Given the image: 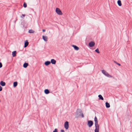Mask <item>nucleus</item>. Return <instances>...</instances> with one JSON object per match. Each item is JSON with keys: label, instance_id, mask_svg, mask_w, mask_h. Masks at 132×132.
Instances as JSON below:
<instances>
[{"label": "nucleus", "instance_id": "1", "mask_svg": "<svg viewBox=\"0 0 132 132\" xmlns=\"http://www.w3.org/2000/svg\"><path fill=\"white\" fill-rule=\"evenodd\" d=\"M76 116L77 117L81 116L82 117H84V115L82 113L81 110L80 109H78L76 112Z\"/></svg>", "mask_w": 132, "mask_h": 132}, {"label": "nucleus", "instance_id": "2", "mask_svg": "<svg viewBox=\"0 0 132 132\" xmlns=\"http://www.w3.org/2000/svg\"><path fill=\"white\" fill-rule=\"evenodd\" d=\"M102 72L105 76L109 78H112V76L110 75L109 73L106 71L104 70H102Z\"/></svg>", "mask_w": 132, "mask_h": 132}, {"label": "nucleus", "instance_id": "3", "mask_svg": "<svg viewBox=\"0 0 132 132\" xmlns=\"http://www.w3.org/2000/svg\"><path fill=\"white\" fill-rule=\"evenodd\" d=\"M55 11L57 14L59 15H62V12L60 10L59 8H57L56 9Z\"/></svg>", "mask_w": 132, "mask_h": 132}, {"label": "nucleus", "instance_id": "4", "mask_svg": "<svg viewBox=\"0 0 132 132\" xmlns=\"http://www.w3.org/2000/svg\"><path fill=\"white\" fill-rule=\"evenodd\" d=\"M64 127L66 129H68L69 127V122L68 121H66L64 124Z\"/></svg>", "mask_w": 132, "mask_h": 132}, {"label": "nucleus", "instance_id": "5", "mask_svg": "<svg viewBox=\"0 0 132 132\" xmlns=\"http://www.w3.org/2000/svg\"><path fill=\"white\" fill-rule=\"evenodd\" d=\"M95 132H99V126L95 125Z\"/></svg>", "mask_w": 132, "mask_h": 132}, {"label": "nucleus", "instance_id": "6", "mask_svg": "<svg viewBox=\"0 0 132 132\" xmlns=\"http://www.w3.org/2000/svg\"><path fill=\"white\" fill-rule=\"evenodd\" d=\"M93 122L92 121H88V126L90 127L92 126L93 125Z\"/></svg>", "mask_w": 132, "mask_h": 132}, {"label": "nucleus", "instance_id": "7", "mask_svg": "<svg viewBox=\"0 0 132 132\" xmlns=\"http://www.w3.org/2000/svg\"><path fill=\"white\" fill-rule=\"evenodd\" d=\"M95 45V43L93 41L90 42L89 44V45L90 47H92Z\"/></svg>", "mask_w": 132, "mask_h": 132}, {"label": "nucleus", "instance_id": "8", "mask_svg": "<svg viewBox=\"0 0 132 132\" xmlns=\"http://www.w3.org/2000/svg\"><path fill=\"white\" fill-rule=\"evenodd\" d=\"M94 121H95V125H98V124L97 119L96 116H95L94 118Z\"/></svg>", "mask_w": 132, "mask_h": 132}, {"label": "nucleus", "instance_id": "9", "mask_svg": "<svg viewBox=\"0 0 132 132\" xmlns=\"http://www.w3.org/2000/svg\"><path fill=\"white\" fill-rule=\"evenodd\" d=\"M16 51H14L12 53V54L13 57L15 56L16 55Z\"/></svg>", "mask_w": 132, "mask_h": 132}, {"label": "nucleus", "instance_id": "10", "mask_svg": "<svg viewBox=\"0 0 132 132\" xmlns=\"http://www.w3.org/2000/svg\"><path fill=\"white\" fill-rule=\"evenodd\" d=\"M72 46L74 48L75 50H78L79 49V48L76 45H73Z\"/></svg>", "mask_w": 132, "mask_h": 132}, {"label": "nucleus", "instance_id": "11", "mask_svg": "<svg viewBox=\"0 0 132 132\" xmlns=\"http://www.w3.org/2000/svg\"><path fill=\"white\" fill-rule=\"evenodd\" d=\"M42 38L46 42L47 41V37L46 36H43Z\"/></svg>", "mask_w": 132, "mask_h": 132}, {"label": "nucleus", "instance_id": "12", "mask_svg": "<svg viewBox=\"0 0 132 132\" xmlns=\"http://www.w3.org/2000/svg\"><path fill=\"white\" fill-rule=\"evenodd\" d=\"M0 85L2 86H5V83L3 81H1L0 83Z\"/></svg>", "mask_w": 132, "mask_h": 132}, {"label": "nucleus", "instance_id": "13", "mask_svg": "<svg viewBox=\"0 0 132 132\" xmlns=\"http://www.w3.org/2000/svg\"><path fill=\"white\" fill-rule=\"evenodd\" d=\"M51 62L53 64H55L56 62V61L54 59H52L51 60Z\"/></svg>", "mask_w": 132, "mask_h": 132}, {"label": "nucleus", "instance_id": "14", "mask_svg": "<svg viewBox=\"0 0 132 132\" xmlns=\"http://www.w3.org/2000/svg\"><path fill=\"white\" fill-rule=\"evenodd\" d=\"M29 44L28 42L27 41H25L24 45V47H27L28 45Z\"/></svg>", "mask_w": 132, "mask_h": 132}, {"label": "nucleus", "instance_id": "15", "mask_svg": "<svg viewBox=\"0 0 132 132\" xmlns=\"http://www.w3.org/2000/svg\"><path fill=\"white\" fill-rule=\"evenodd\" d=\"M51 62L49 61H47L45 62V64L47 66L50 64Z\"/></svg>", "mask_w": 132, "mask_h": 132}, {"label": "nucleus", "instance_id": "16", "mask_svg": "<svg viewBox=\"0 0 132 132\" xmlns=\"http://www.w3.org/2000/svg\"><path fill=\"white\" fill-rule=\"evenodd\" d=\"M105 105L106 108H109L110 107V104L107 102L105 103Z\"/></svg>", "mask_w": 132, "mask_h": 132}, {"label": "nucleus", "instance_id": "17", "mask_svg": "<svg viewBox=\"0 0 132 132\" xmlns=\"http://www.w3.org/2000/svg\"><path fill=\"white\" fill-rule=\"evenodd\" d=\"M117 3L118 4V5L119 6H121V2L120 0H118L117 1Z\"/></svg>", "mask_w": 132, "mask_h": 132}, {"label": "nucleus", "instance_id": "18", "mask_svg": "<svg viewBox=\"0 0 132 132\" xmlns=\"http://www.w3.org/2000/svg\"><path fill=\"white\" fill-rule=\"evenodd\" d=\"M44 92L46 94H48L50 92L48 89H45L44 90Z\"/></svg>", "mask_w": 132, "mask_h": 132}, {"label": "nucleus", "instance_id": "19", "mask_svg": "<svg viewBox=\"0 0 132 132\" xmlns=\"http://www.w3.org/2000/svg\"><path fill=\"white\" fill-rule=\"evenodd\" d=\"M28 32L30 33H33L35 31L32 29H30L29 30Z\"/></svg>", "mask_w": 132, "mask_h": 132}, {"label": "nucleus", "instance_id": "20", "mask_svg": "<svg viewBox=\"0 0 132 132\" xmlns=\"http://www.w3.org/2000/svg\"><path fill=\"white\" fill-rule=\"evenodd\" d=\"M28 64L27 63H25L23 65V67L24 68H26L28 66Z\"/></svg>", "mask_w": 132, "mask_h": 132}, {"label": "nucleus", "instance_id": "21", "mask_svg": "<svg viewBox=\"0 0 132 132\" xmlns=\"http://www.w3.org/2000/svg\"><path fill=\"white\" fill-rule=\"evenodd\" d=\"M98 97H99V99H101L102 100H103L104 99L102 96L101 95H99L98 96Z\"/></svg>", "mask_w": 132, "mask_h": 132}, {"label": "nucleus", "instance_id": "22", "mask_svg": "<svg viewBox=\"0 0 132 132\" xmlns=\"http://www.w3.org/2000/svg\"><path fill=\"white\" fill-rule=\"evenodd\" d=\"M18 84V83L17 82H15L13 83V86L14 87H16Z\"/></svg>", "mask_w": 132, "mask_h": 132}, {"label": "nucleus", "instance_id": "23", "mask_svg": "<svg viewBox=\"0 0 132 132\" xmlns=\"http://www.w3.org/2000/svg\"><path fill=\"white\" fill-rule=\"evenodd\" d=\"M23 6L25 8H26V7H27V4L25 2H24V4H23Z\"/></svg>", "mask_w": 132, "mask_h": 132}, {"label": "nucleus", "instance_id": "24", "mask_svg": "<svg viewBox=\"0 0 132 132\" xmlns=\"http://www.w3.org/2000/svg\"><path fill=\"white\" fill-rule=\"evenodd\" d=\"M95 51L98 53H99L100 52L98 48H97V49H96L95 50Z\"/></svg>", "mask_w": 132, "mask_h": 132}, {"label": "nucleus", "instance_id": "25", "mask_svg": "<svg viewBox=\"0 0 132 132\" xmlns=\"http://www.w3.org/2000/svg\"><path fill=\"white\" fill-rule=\"evenodd\" d=\"M114 62L116 63L117 65H119V66H121V64H120V63H117V62H116V61H114Z\"/></svg>", "mask_w": 132, "mask_h": 132}, {"label": "nucleus", "instance_id": "26", "mask_svg": "<svg viewBox=\"0 0 132 132\" xmlns=\"http://www.w3.org/2000/svg\"><path fill=\"white\" fill-rule=\"evenodd\" d=\"M53 132H58L57 129H55L53 131Z\"/></svg>", "mask_w": 132, "mask_h": 132}, {"label": "nucleus", "instance_id": "27", "mask_svg": "<svg viewBox=\"0 0 132 132\" xmlns=\"http://www.w3.org/2000/svg\"><path fill=\"white\" fill-rule=\"evenodd\" d=\"M2 63L1 62H0V68H2Z\"/></svg>", "mask_w": 132, "mask_h": 132}, {"label": "nucleus", "instance_id": "28", "mask_svg": "<svg viewBox=\"0 0 132 132\" xmlns=\"http://www.w3.org/2000/svg\"><path fill=\"white\" fill-rule=\"evenodd\" d=\"M2 87L1 86H0V91H2Z\"/></svg>", "mask_w": 132, "mask_h": 132}, {"label": "nucleus", "instance_id": "29", "mask_svg": "<svg viewBox=\"0 0 132 132\" xmlns=\"http://www.w3.org/2000/svg\"><path fill=\"white\" fill-rule=\"evenodd\" d=\"M60 132H65V131L63 130H60Z\"/></svg>", "mask_w": 132, "mask_h": 132}, {"label": "nucleus", "instance_id": "30", "mask_svg": "<svg viewBox=\"0 0 132 132\" xmlns=\"http://www.w3.org/2000/svg\"><path fill=\"white\" fill-rule=\"evenodd\" d=\"M22 16H23V17H24L25 16V14H22Z\"/></svg>", "mask_w": 132, "mask_h": 132}, {"label": "nucleus", "instance_id": "31", "mask_svg": "<svg viewBox=\"0 0 132 132\" xmlns=\"http://www.w3.org/2000/svg\"><path fill=\"white\" fill-rule=\"evenodd\" d=\"M42 31L43 32H44L45 31V29H43Z\"/></svg>", "mask_w": 132, "mask_h": 132}]
</instances>
